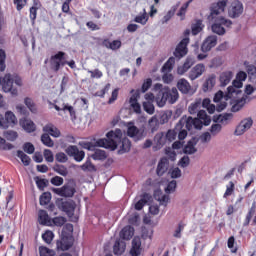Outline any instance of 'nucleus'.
Here are the masks:
<instances>
[{
  "label": "nucleus",
  "instance_id": "42",
  "mask_svg": "<svg viewBox=\"0 0 256 256\" xmlns=\"http://www.w3.org/2000/svg\"><path fill=\"white\" fill-rule=\"evenodd\" d=\"M155 199L159 201L160 205L166 206L169 203V195H165L161 192H155Z\"/></svg>",
  "mask_w": 256,
  "mask_h": 256
},
{
  "label": "nucleus",
  "instance_id": "40",
  "mask_svg": "<svg viewBox=\"0 0 256 256\" xmlns=\"http://www.w3.org/2000/svg\"><path fill=\"white\" fill-rule=\"evenodd\" d=\"M191 3H193V0L187 1L179 9V11L177 13V17H181V21H183L185 19V15L187 13V9H189V5H191Z\"/></svg>",
  "mask_w": 256,
  "mask_h": 256
},
{
  "label": "nucleus",
  "instance_id": "14",
  "mask_svg": "<svg viewBox=\"0 0 256 256\" xmlns=\"http://www.w3.org/2000/svg\"><path fill=\"white\" fill-rule=\"evenodd\" d=\"M232 85L233 86H229L227 89V97L235 99V97L241 95V91L239 89L243 87V82L236 78V80L233 81Z\"/></svg>",
  "mask_w": 256,
  "mask_h": 256
},
{
  "label": "nucleus",
  "instance_id": "39",
  "mask_svg": "<svg viewBox=\"0 0 256 256\" xmlns=\"http://www.w3.org/2000/svg\"><path fill=\"white\" fill-rule=\"evenodd\" d=\"M195 140H191L187 143V145L184 147V153L186 155H193L194 153H197V148H195Z\"/></svg>",
  "mask_w": 256,
  "mask_h": 256
},
{
  "label": "nucleus",
  "instance_id": "57",
  "mask_svg": "<svg viewBox=\"0 0 256 256\" xmlns=\"http://www.w3.org/2000/svg\"><path fill=\"white\" fill-rule=\"evenodd\" d=\"M223 129V126L221 124H213L209 131L213 137H217L221 133V130Z\"/></svg>",
  "mask_w": 256,
  "mask_h": 256
},
{
  "label": "nucleus",
  "instance_id": "48",
  "mask_svg": "<svg viewBox=\"0 0 256 256\" xmlns=\"http://www.w3.org/2000/svg\"><path fill=\"white\" fill-rule=\"evenodd\" d=\"M104 45L105 47H107V49H112V51H117V49H121V40H114L112 42L105 41Z\"/></svg>",
  "mask_w": 256,
  "mask_h": 256
},
{
  "label": "nucleus",
  "instance_id": "44",
  "mask_svg": "<svg viewBox=\"0 0 256 256\" xmlns=\"http://www.w3.org/2000/svg\"><path fill=\"white\" fill-rule=\"evenodd\" d=\"M179 131H181V129H177V126H175L174 130H168V132L165 134L166 141H169V143L175 141Z\"/></svg>",
  "mask_w": 256,
  "mask_h": 256
},
{
  "label": "nucleus",
  "instance_id": "3",
  "mask_svg": "<svg viewBox=\"0 0 256 256\" xmlns=\"http://www.w3.org/2000/svg\"><path fill=\"white\" fill-rule=\"evenodd\" d=\"M13 83L18 87H23V80L17 74H5L0 77V85L4 93H10L13 97H17L18 90L13 87Z\"/></svg>",
  "mask_w": 256,
  "mask_h": 256
},
{
  "label": "nucleus",
  "instance_id": "41",
  "mask_svg": "<svg viewBox=\"0 0 256 256\" xmlns=\"http://www.w3.org/2000/svg\"><path fill=\"white\" fill-rule=\"evenodd\" d=\"M41 143L45 145V147H55V142L51 139L48 133H44L41 135Z\"/></svg>",
  "mask_w": 256,
  "mask_h": 256
},
{
  "label": "nucleus",
  "instance_id": "4",
  "mask_svg": "<svg viewBox=\"0 0 256 256\" xmlns=\"http://www.w3.org/2000/svg\"><path fill=\"white\" fill-rule=\"evenodd\" d=\"M64 65H69L71 69H75L76 67L73 60H71L70 62L65 60V52L60 51L57 54L51 56L50 68L52 69V71H55V73H57V71H59V69H61V67H63Z\"/></svg>",
  "mask_w": 256,
  "mask_h": 256
},
{
  "label": "nucleus",
  "instance_id": "17",
  "mask_svg": "<svg viewBox=\"0 0 256 256\" xmlns=\"http://www.w3.org/2000/svg\"><path fill=\"white\" fill-rule=\"evenodd\" d=\"M187 129L188 131H191V129L194 128V119L193 117H182L179 122L176 124V129Z\"/></svg>",
  "mask_w": 256,
  "mask_h": 256
},
{
  "label": "nucleus",
  "instance_id": "22",
  "mask_svg": "<svg viewBox=\"0 0 256 256\" xmlns=\"http://www.w3.org/2000/svg\"><path fill=\"white\" fill-rule=\"evenodd\" d=\"M180 5L181 2H177L175 5H173L170 8V10L164 15V17L160 20V23L162 25L169 23V21H171V19H173V17L175 16V12L177 11V9H179Z\"/></svg>",
  "mask_w": 256,
  "mask_h": 256
},
{
  "label": "nucleus",
  "instance_id": "45",
  "mask_svg": "<svg viewBox=\"0 0 256 256\" xmlns=\"http://www.w3.org/2000/svg\"><path fill=\"white\" fill-rule=\"evenodd\" d=\"M197 115L198 119H200L204 125L207 126L211 123V117L207 115L205 110H200Z\"/></svg>",
  "mask_w": 256,
  "mask_h": 256
},
{
  "label": "nucleus",
  "instance_id": "5",
  "mask_svg": "<svg viewBox=\"0 0 256 256\" xmlns=\"http://www.w3.org/2000/svg\"><path fill=\"white\" fill-rule=\"evenodd\" d=\"M208 20L212 21V31L213 33H216V35H225V27L229 28L233 25V22L227 18H214Z\"/></svg>",
  "mask_w": 256,
  "mask_h": 256
},
{
  "label": "nucleus",
  "instance_id": "13",
  "mask_svg": "<svg viewBox=\"0 0 256 256\" xmlns=\"http://www.w3.org/2000/svg\"><path fill=\"white\" fill-rule=\"evenodd\" d=\"M65 152L69 157H73L78 163H81V161L85 159V152L83 150H79L77 146H68L65 149Z\"/></svg>",
  "mask_w": 256,
  "mask_h": 256
},
{
  "label": "nucleus",
  "instance_id": "49",
  "mask_svg": "<svg viewBox=\"0 0 256 256\" xmlns=\"http://www.w3.org/2000/svg\"><path fill=\"white\" fill-rule=\"evenodd\" d=\"M92 159H94V161H103L107 159V153L104 150L98 149L92 155Z\"/></svg>",
  "mask_w": 256,
  "mask_h": 256
},
{
  "label": "nucleus",
  "instance_id": "7",
  "mask_svg": "<svg viewBox=\"0 0 256 256\" xmlns=\"http://www.w3.org/2000/svg\"><path fill=\"white\" fill-rule=\"evenodd\" d=\"M17 124V117L12 111H7L5 115L0 114V129H9Z\"/></svg>",
  "mask_w": 256,
  "mask_h": 256
},
{
  "label": "nucleus",
  "instance_id": "30",
  "mask_svg": "<svg viewBox=\"0 0 256 256\" xmlns=\"http://www.w3.org/2000/svg\"><path fill=\"white\" fill-rule=\"evenodd\" d=\"M177 89L184 95H187V93L191 91V84H189V81H187V79L181 78L177 82Z\"/></svg>",
  "mask_w": 256,
  "mask_h": 256
},
{
  "label": "nucleus",
  "instance_id": "23",
  "mask_svg": "<svg viewBox=\"0 0 256 256\" xmlns=\"http://www.w3.org/2000/svg\"><path fill=\"white\" fill-rule=\"evenodd\" d=\"M43 132L51 135V137H54L55 139L61 137V131L52 123L45 125L43 127Z\"/></svg>",
  "mask_w": 256,
  "mask_h": 256
},
{
  "label": "nucleus",
  "instance_id": "53",
  "mask_svg": "<svg viewBox=\"0 0 256 256\" xmlns=\"http://www.w3.org/2000/svg\"><path fill=\"white\" fill-rule=\"evenodd\" d=\"M203 31V21L197 20L196 23L192 24V34L199 35Z\"/></svg>",
  "mask_w": 256,
  "mask_h": 256
},
{
  "label": "nucleus",
  "instance_id": "61",
  "mask_svg": "<svg viewBox=\"0 0 256 256\" xmlns=\"http://www.w3.org/2000/svg\"><path fill=\"white\" fill-rule=\"evenodd\" d=\"M54 237H55V234H53V231L51 230H48L44 234H42L43 241H45V243H47L48 245H50Z\"/></svg>",
  "mask_w": 256,
  "mask_h": 256
},
{
  "label": "nucleus",
  "instance_id": "11",
  "mask_svg": "<svg viewBox=\"0 0 256 256\" xmlns=\"http://www.w3.org/2000/svg\"><path fill=\"white\" fill-rule=\"evenodd\" d=\"M231 99V97H228L227 94L224 95L223 91H218L214 96V103H218L216 106L217 111L221 112L227 108V102Z\"/></svg>",
  "mask_w": 256,
  "mask_h": 256
},
{
  "label": "nucleus",
  "instance_id": "21",
  "mask_svg": "<svg viewBox=\"0 0 256 256\" xmlns=\"http://www.w3.org/2000/svg\"><path fill=\"white\" fill-rule=\"evenodd\" d=\"M203 73H205V65L197 64L189 72V79H191V81H195V79H199Z\"/></svg>",
  "mask_w": 256,
  "mask_h": 256
},
{
  "label": "nucleus",
  "instance_id": "26",
  "mask_svg": "<svg viewBox=\"0 0 256 256\" xmlns=\"http://www.w3.org/2000/svg\"><path fill=\"white\" fill-rule=\"evenodd\" d=\"M20 125L22 129L26 131V133H33V131H35L36 129L35 123L32 120H29L27 118L21 119Z\"/></svg>",
  "mask_w": 256,
  "mask_h": 256
},
{
  "label": "nucleus",
  "instance_id": "34",
  "mask_svg": "<svg viewBox=\"0 0 256 256\" xmlns=\"http://www.w3.org/2000/svg\"><path fill=\"white\" fill-rule=\"evenodd\" d=\"M135 230L131 226H125L122 231L120 232V237L129 241L134 235Z\"/></svg>",
  "mask_w": 256,
  "mask_h": 256
},
{
  "label": "nucleus",
  "instance_id": "46",
  "mask_svg": "<svg viewBox=\"0 0 256 256\" xmlns=\"http://www.w3.org/2000/svg\"><path fill=\"white\" fill-rule=\"evenodd\" d=\"M173 65H175V58L171 57L162 67V73H171L173 70Z\"/></svg>",
  "mask_w": 256,
  "mask_h": 256
},
{
  "label": "nucleus",
  "instance_id": "55",
  "mask_svg": "<svg viewBox=\"0 0 256 256\" xmlns=\"http://www.w3.org/2000/svg\"><path fill=\"white\" fill-rule=\"evenodd\" d=\"M38 251H39L40 256H55V251H53L52 249H49L45 246H40L38 248Z\"/></svg>",
  "mask_w": 256,
  "mask_h": 256
},
{
  "label": "nucleus",
  "instance_id": "6",
  "mask_svg": "<svg viewBox=\"0 0 256 256\" xmlns=\"http://www.w3.org/2000/svg\"><path fill=\"white\" fill-rule=\"evenodd\" d=\"M225 9H227V0H219L218 2L212 3L210 6V14L208 19L224 18L221 16V14L225 13Z\"/></svg>",
  "mask_w": 256,
  "mask_h": 256
},
{
  "label": "nucleus",
  "instance_id": "24",
  "mask_svg": "<svg viewBox=\"0 0 256 256\" xmlns=\"http://www.w3.org/2000/svg\"><path fill=\"white\" fill-rule=\"evenodd\" d=\"M193 65H195V59L188 57L184 62V64L178 67L177 69L178 75H185V73H187V71H189V69H191Z\"/></svg>",
  "mask_w": 256,
  "mask_h": 256
},
{
  "label": "nucleus",
  "instance_id": "10",
  "mask_svg": "<svg viewBox=\"0 0 256 256\" xmlns=\"http://www.w3.org/2000/svg\"><path fill=\"white\" fill-rule=\"evenodd\" d=\"M241 15H243V3L239 2V0H235L228 8V16L231 17V19H237V17Z\"/></svg>",
  "mask_w": 256,
  "mask_h": 256
},
{
  "label": "nucleus",
  "instance_id": "35",
  "mask_svg": "<svg viewBox=\"0 0 256 256\" xmlns=\"http://www.w3.org/2000/svg\"><path fill=\"white\" fill-rule=\"evenodd\" d=\"M61 207L64 213H67V215H73L75 211V202L73 201L63 202Z\"/></svg>",
  "mask_w": 256,
  "mask_h": 256
},
{
  "label": "nucleus",
  "instance_id": "32",
  "mask_svg": "<svg viewBox=\"0 0 256 256\" xmlns=\"http://www.w3.org/2000/svg\"><path fill=\"white\" fill-rule=\"evenodd\" d=\"M200 109H201V98L196 99L188 107V111L190 115H197V113L201 111Z\"/></svg>",
  "mask_w": 256,
  "mask_h": 256
},
{
  "label": "nucleus",
  "instance_id": "51",
  "mask_svg": "<svg viewBox=\"0 0 256 256\" xmlns=\"http://www.w3.org/2000/svg\"><path fill=\"white\" fill-rule=\"evenodd\" d=\"M135 23H140V25H147V21H149V17L147 16V12L143 9V14L138 15L134 19Z\"/></svg>",
  "mask_w": 256,
  "mask_h": 256
},
{
  "label": "nucleus",
  "instance_id": "20",
  "mask_svg": "<svg viewBox=\"0 0 256 256\" xmlns=\"http://www.w3.org/2000/svg\"><path fill=\"white\" fill-rule=\"evenodd\" d=\"M165 143H167V138L165 136V133L158 132L153 139L154 149L155 151H159V149H162L165 146Z\"/></svg>",
  "mask_w": 256,
  "mask_h": 256
},
{
  "label": "nucleus",
  "instance_id": "52",
  "mask_svg": "<svg viewBox=\"0 0 256 256\" xmlns=\"http://www.w3.org/2000/svg\"><path fill=\"white\" fill-rule=\"evenodd\" d=\"M143 109L148 113V115H153V113H155V105H153V102L151 101H144Z\"/></svg>",
  "mask_w": 256,
  "mask_h": 256
},
{
  "label": "nucleus",
  "instance_id": "1",
  "mask_svg": "<svg viewBox=\"0 0 256 256\" xmlns=\"http://www.w3.org/2000/svg\"><path fill=\"white\" fill-rule=\"evenodd\" d=\"M154 91L157 93L155 100L158 107H165L167 101L173 105V103H177V100L179 99V91L177 88H172L170 90L169 87L157 83L154 85Z\"/></svg>",
  "mask_w": 256,
  "mask_h": 256
},
{
  "label": "nucleus",
  "instance_id": "31",
  "mask_svg": "<svg viewBox=\"0 0 256 256\" xmlns=\"http://www.w3.org/2000/svg\"><path fill=\"white\" fill-rule=\"evenodd\" d=\"M38 222L40 225H51V218L45 210H39L38 212Z\"/></svg>",
  "mask_w": 256,
  "mask_h": 256
},
{
  "label": "nucleus",
  "instance_id": "2",
  "mask_svg": "<svg viewBox=\"0 0 256 256\" xmlns=\"http://www.w3.org/2000/svg\"><path fill=\"white\" fill-rule=\"evenodd\" d=\"M122 135L123 132H121V129L110 131L106 134V138L96 140L94 142V147H103L104 149L115 151L119 143H121Z\"/></svg>",
  "mask_w": 256,
  "mask_h": 256
},
{
  "label": "nucleus",
  "instance_id": "43",
  "mask_svg": "<svg viewBox=\"0 0 256 256\" xmlns=\"http://www.w3.org/2000/svg\"><path fill=\"white\" fill-rule=\"evenodd\" d=\"M17 157L21 160V162L23 163V165H25V167H28V165H30L31 158L27 154H25V152L18 150Z\"/></svg>",
  "mask_w": 256,
  "mask_h": 256
},
{
  "label": "nucleus",
  "instance_id": "37",
  "mask_svg": "<svg viewBox=\"0 0 256 256\" xmlns=\"http://www.w3.org/2000/svg\"><path fill=\"white\" fill-rule=\"evenodd\" d=\"M148 127L151 133H155V131L159 130V119L157 116H152L148 121Z\"/></svg>",
  "mask_w": 256,
  "mask_h": 256
},
{
  "label": "nucleus",
  "instance_id": "64",
  "mask_svg": "<svg viewBox=\"0 0 256 256\" xmlns=\"http://www.w3.org/2000/svg\"><path fill=\"white\" fill-rule=\"evenodd\" d=\"M5 59H6L5 50L0 49V71H5L7 67L5 65Z\"/></svg>",
  "mask_w": 256,
  "mask_h": 256
},
{
  "label": "nucleus",
  "instance_id": "8",
  "mask_svg": "<svg viewBox=\"0 0 256 256\" xmlns=\"http://www.w3.org/2000/svg\"><path fill=\"white\" fill-rule=\"evenodd\" d=\"M52 191L60 197H73L76 192L75 183L69 182L65 184L62 188H52Z\"/></svg>",
  "mask_w": 256,
  "mask_h": 256
},
{
  "label": "nucleus",
  "instance_id": "16",
  "mask_svg": "<svg viewBox=\"0 0 256 256\" xmlns=\"http://www.w3.org/2000/svg\"><path fill=\"white\" fill-rule=\"evenodd\" d=\"M187 45H189V38H184L181 40V42L177 45L174 56L178 59H181V57H185L187 55Z\"/></svg>",
  "mask_w": 256,
  "mask_h": 256
},
{
  "label": "nucleus",
  "instance_id": "27",
  "mask_svg": "<svg viewBox=\"0 0 256 256\" xmlns=\"http://www.w3.org/2000/svg\"><path fill=\"white\" fill-rule=\"evenodd\" d=\"M217 83V77L215 75H210L206 81L203 84V91L207 93V91H212L213 87H215V84Z\"/></svg>",
  "mask_w": 256,
  "mask_h": 256
},
{
  "label": "nucleus",
  "instance_id": "25",
  "mask_svg": "<svg viewBox=\"0 0 256 256\" xmlns=\"http://www.w3.org/2000/svg\"><path fill=\"white\" fill-rule=\"evenodd\" d=\"M168 169H169V160H167V158H162L158 163L156 173L159 177H163V175L167 173Z\"/></svg>",
  "mask_w": 256,
  "mask_h": 256
},
{
  "label": "nucleus",
  "instance_id": "58",
  "mask_svg": "<svg viewBox=\"0 0 256 256\" xmlns=\"http://www.w3.org/2000/svg\"><path fill=\"white\" fill-rule=\"evenodd\" d=\"M50 202H51V194H50V192H44L40 196V205H49Z\"/></svg>",
  "mask_w": 256,
  "mask_h": 256
},
{
  "label": "nucleus",
  "instance_id": "54",
  "mask_svg": "<svg viewBox=\"0 0 256 256\" xmlns=\"http://www.w3.org/2000/svg\"><path fill=\"white\" fill-rule=\"evenodd\" d=\"M54 171L59 175H62V177H67V175H69V171L67 170V167H65L64 165H55Z\"/></svg>",
  "mask_w": 256,
  "mask_h": 256
},
{
  "label": "nucleus",
  "instance_id": "36",
  "mask_svg": "<svg viewBox=\"0 0 256 256\" xmlns=\"http://www.w3.org/2000/svg\"><path fill=\"white\" fill-rule=\"evenodd\" d=\"M150 198H151V196L149 194H144L140 200H137V198H136L135 199L136 202L134 205L136 211H141V209H143V207H145L147 200Z\"/></svg>",
  "mask_w": 256,
  "mask_h": 256
},
{
  "label": "nucleus",
  "instance_id": "15",
  "mask_svg": "<svg viewBox=\"0 0 256 256\" xmlns=\"http://www.w3.org/2000/svg\"><path fill=\"white\" fill-rule=\"evenodd\" d=\"M250 127H253V119L250 117L243 119L236 127L235 135H243L246 131H249Z\"/></svg>",
  "mask_w": 256,
  "mask_h": 256
},
{
  "label": "nucleus",
  "instance_id": "59",
  "mask_svg": "<svg viewBox=\"0 0 256 256\" xmlns=\"http://www.w3.org/2000/svg\"><path fill=\"white\" fill-rule=\"evenodd\" d=\"M81 169H82V171H89V172H93V171L97 170L95 168V165H93V163H91L90 159L86 160V162L81 166Z\"/></svg>",
  "mask_w": 256,
  "mask_h": 256
},
{
  "label": "nucleus",
  "instance_id": "47",
  "mask_svg": "<svg viewBox=\"0 0 256 256\" xmlns=\"http://www.w3.org/2000/svg\"><path fill=\"white\" fill-rule=\"evenodd\" d=\"M173 65H175V58L171 57L162 67V73H171L173 70Z\"/></svg>",
  "mask_w": 256,
  "mask_h": 256
},
{
  "label": "nucleus",
  "instance_id": "50",
  "mask_svg": "<svg viewBox=\"0 0 256 256\" xmlns=\"http://www.w3.org/2000/svg\"><path fill=\"white\" fill-rule=\"evenodd\" d=\"M56 247L60 251H67L71 247V243L67 242L66 239L58 240L56 242Z\"/></svg>",
  "mask_w": 256,
  "mask_h": 256
},
{
  "label": "nucleus",
  "instance_id": "18",
  "mask_svg": "<svg viewBox=\"0 0 256 256\" xmlns=\"http://www.w3.org/2000/svg\"><path fill=\"white\" fill-rule=\"evenodd\" d=\"M216 45H217V36L215 35L208 36L202 43L201 51H203V53H207Z\"/></svg>",
  "mask_w": 256,
  "mask_h": 256
},
{
  "label": "nucleus",
  "instance_id": "63",
  "mask_svg": "<svg viewBox=\"0 0 256 256\" xmlns=\"http://www.w3.org/2000/svg\"><path fill=\"white\" fill-rule=\"evenodd\" d=\"M4 137H5V139H7V141H15V139H17V137H19V135L17 134V132H15L13 130H8V131L4 132Z\"/></svg>",
  "mask_w": 256,
  "mask_h": 256
},
{
  "label": "nucleus",
  "instance_id": "56",
  "mask_svg": "<svg viewBox=\"0 0 256 256\" xmlns=\"http://www.w3.org/2000/svg\"><path fill=\"white\" fill-rule=\"evenodd\" d=\"M24 103L31 113H37V106L35 105V102H33V99L27 97L24 99Z\"/></svg>",
  "mask_w": 256,
  "mask_h": 256
},
{
  "label": "nucleus",
  "instance_id": "38",
  "mask_svg": "<svg viewBox=\"0 0 256 256\" xmlns=\"http://www.w3.org/2000/svg\"><path fill=\"white\" fill-rule=\"evenodd\" d=\"M125 253V242L117 240L114 244V254L123 255Z\"/></svg>",
  "mask_w": 256,
  "mask_h": 256
},
{
  "label": "nucleus",
  "instance_id": "19",
  "mask_svg": "<svg viewBox=\"0 0 256 256\" xmlns=\"http://www.w3.org/2000/svg\"><path fill=\"white\" fill-rule=\"evenodd\" d=\"M130 93H132L129 100L130 107L133 109L134 113H141V104L137 101V99H139V90H131Z\"/></svg>",
  "mask_w": 256,
  "mask_h": 256
},
{
  "label": "nucleus",
  "instance_id": "12",
  "mask_svg": "<svg viewBox=\"0 0 256 256\" xmlns=\"http://www.w3.org/2000/svg\"><path fill=\"white\" fill-rule=\"evenodd\" d=\"M54 109H56V111H63L64 113H70V117L71 119H76L75 116V108H73V106L65 103L63 100H58L56 101V103L54 104Z\"/></svg>",
  "mask_w": 256,
  "mask_h": 256
},
{
  "label": "nucleus",
  "instance_id": "33",
  "mask_svg": "<svg viewBox=\"0 0 256 256\" xmlns=\"http://www.w3.org/2000/svg\"><path fill=\"white\" fill-rule=\"evenodd\" d=\"M231 79H233V72L231 71L222 72L220 74V83L222 87L229 85V83H231Z\"/></svg>",
  "mask_w": 256,
  "mask_h": 256
},
{
  "label": "nucleus",
  "instance_id": "9",
  "mask_svg": "<svg viewBox=\"0 0 256 256\" xmlns=\"http://www.w3.org/2000/svg\"><path fill=\"white\" fill-rule=\"evenodd\" d=\"M230 100V103L232 105V113H237L238 111H241L242 107H245V103H249L251 101V99H249V96H243L242 98H239V96H235V98H230Z\"/></svg>",
  "mask_w": 256,
  "mask_h": 256
},
{
  "label": "nucleus",
  "instance_id": "28",
  "mask_svg": "<svg viewBox=\"0 0 256 256\" xmlns=\"http://www.w3.org/2000/svg\"><path fill=\"white\" fill-rule=\"evenodd\" d=\"M127 135L128 137H132V139H135V141L143 139V132L139 131V129L134 125L128 127Z\"/></svg>",
  "mask_w": 256,
  "mask_h": 256
},
{
  "label": "nucleus",
  "instance_id": "60",
  "mask_svg": "<svg viewBox=\"0 0 256 256\" xmlns=\"http://www.w3.org/2000/svg\"><path fill=\"white\" fill-rule=\"evenodd\" d=\"M121 151L122 153H127V151H129L131 149V141H129V139L124 138L121 142Z\"/></svg>",
  "mask_w": 256,
  "mask_h": 256
},
{
  "label": "nucleus",
  "instance_id": "29",
  "mask_svg": "<svg viewBox=\"0 0 256 256\" xmlns=\"http://www.w3.org/2000/svg\"><path fill=\"white\" fill-rule=\"evenodd\" d=\"M130 254L132 256H139V255H141V238L135 237L132 240V248L130 250Z\"/></svg>",
  "mask_w": 256,
  "mask_h": 256
},
{
  "label": "nucleus",
  "instance_id": "62",
  "mask_svg": "<svg viewBox=\"0 0 256 256\" xmlns=\"http://www.w3.org/2000/svg\"><path fill=\"white\" fill-rule=\"evenodd\" d=\"M185 229V225L183 223H179L177 228L174 230L173 237L175 239H181L183 230Z\"/></svg>",
  "mask_w": 256,
  "mask_h": 256
}]
</instances>
